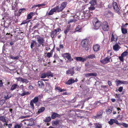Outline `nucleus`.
Returning <instances> with one entry per match:
<instances>
[{"instance_id":"1","label":"nucleus","mask_w":128,"mask_h":128,"mask_svg":"<svg viewBox=\"0 0 128 128\" xmlns=\"http://www.w3.org/2000/svg\"><path fill=\"white\" fill-rule=\"evenodd\" d=\"M67 3L66 2H64L62 3L60 6H56V7L52 8L48 13L49 15H52L55 12H59L63 10L64 9L66 6Z\"/></svg>"},{"instance_id":"2","label":"nucleus","mask_w":128,"mask_h":128,"mask_svg":"<svg viewBox=\"0 0 128 128\" xmlns=\"http://www.w3.org/2000/svg\"><path fill=\"white\" fill-rule=\"evenodd\" d=\"M94 26V28L95 30H98L101 26V22L97 18H94L92 21Z\"/></svg>"},{"instance_id":"3","label":"nucleus","mask_w":128,"mask_h":128,"mask_svg":"<svg viewBox=\"0 0 128 128\" xmlns=\"http://www.w3.org/2000/svg\"><path fill=\"white\" fill-rule=\"evenodd\" d=\"M88 40L87 39H84L81 42L82 46L84 48H85V49L86 50H89L88 47Z\"/></svg>"},{"instance_id":"4","label":"nucleus","mask_w":128,"mask_h":128,"mask_svg":"<svg viewBox=\"0 0 128 128\" xmlns=\"http://www.w3.org/2000/svg\"><path fill=\"white\" fill-rule=\"evenodd\" d=\"M36 39L37 41L39 44L43 46H44V44L45 42L44 38L40 36H37Z\"/></svg>"},{"instance_id":"5","label":"nucleus","mask_w":128,"mask_h":128,"mask_svg":"<svg viewBox=\"0 0 128 128\" xmlns=\"http://www.w3.org/2000/svg\"><path fill=\"white\" fill-rule=\"evenodd\" d=\"M102 29L105 31H107L109 29V26L108 23L106 22H104L102 24Z\"/></svg>"},{"instance_id":"6","label":"nucleus","mask_w":128,"mask_h":128,"mask_svg":"<svg viewBox=\"0 0 128 128\" xmlns=\"http://www.w3.org/2000/svg\"><path fill=\"white\" fill-rule=\"evenodd\" d=\"M46 86L44 90L46 92L48 93H49L52 91V88L51 86L49 83L46 82Z\"/></svg>"},{"instance_id":"7","label":"nucleus","mask_w":128,"mask_h":128,"mask_svg":"<svg viewBox=\"0 0 128 128\" xmlns=\"http://www.w3.org/2000/svg\"><path fill=\"white\" fill-rule=\"evenodd\" d=\"M110 58L109 56L106 57L102 60H100V61L101 63L104 64H107L110 61Z\"/></svg>"},{"instance_id":"8","label":"nucleus","mask_w":128,"mask_h":128,"mask_svg":"<svg viewBox=\"0 0 128 128\" xmlns=\"http://www.w3.org/2000/svg\"><path fill=\"white\" fill-rule=\"evenodd\" d=\"M112 5L114 9L117 12L118 14L120 13L119 12V9L117 5V3L115 2H113L112 3Z\"/></svg>"},{"instance_id":"9","label":"nucleus","mask_w":128,"mask_h":128,"mask_svg":"<svg viewBox=\"0 0 128 128\" xmlns=\"http://www.w3.org/2000/svg\"><path fill=\"white\" fill-rule=\"evenodd\" d=\"M64 57L67 58L71 62L73 60V59L72 58L71 55L69 54L68 53H66L63 54Z\"/></svg>"},{"instance_id":"10","label":"nucleus","mask_w":128,"mask_h":128,"mask_svg":"<svg viewBox=\"0 0 128 128\" xmlns=\"http://www.w3.org/2000/svg\"><path fill=\"white\" fill-rule=\"evenodd\" d=\"M16 79L18 81H21L22 82L26 84L28 82V81L27 80L23 78L20 77L17 78Z\"/></svg>"},{"instance_id":"11","label":"nucleus","mask_w":128,"mask_h":128,"mask_svg":"<svg viewBox=\"0 0 128 128\" xmlns=\"http://www.w3.org/2000/svg\"><path fill=\"white\" fill-rule=\"evenodd\" d=\"M61 116L59 114H58L57 113L54 112H52L51 115V118L52 119H54L57 117L60 118Z\"/></svg>"},{"instance_id":"12","label":"nucleus","mask_w":128,"mask_h":128,"mask_svg":"<svg viewBox=\"0 0 128 128\" xmlns=\"http://www.w3.org/2000/svg\"><path fill=\"white\" fill-rule=\"evenodd\" d=\"M74 68H72L70 69L67 70L66 72V74H70L71 76H73L74 74Z\"/></svg>"},{"instance_id":"13","label":"nucleus","mask_w":128,"mask_h":128,"mask_svg":"<svg viewBox=\"0 0 128 128\" xmlns=\"http://www.w3.org/2000/svg\"><path fill=\"white\" fill-rule=\"evenodd\" d=\"M105 16L108 17H110L113 16V14L110 11L107 10L104 13Z\"/></svg>"},{"instance_id":"14","label":"nucleus","mask_w":128,"mask_h":128,"mask_svg":"<svg viewBox=\"0 0 128 128\" xmlns=\"http://www.w3.org/2000/svg\"><path fill=\"white\" fill-rule=\"evenodd\" d=\"M74 59L77 61H79L82 62H84L86 60V59L80 57H76Z\"/></svg>"},{"instance_id":"15","label":"nucleus","mask_w":128,"mask_h":128,"mask_svg":"<svg viewBox=\"0 0 128 128\" xmlns=\"http://www.w3.org/2000/svg\"><path fill=\"white\" fill-rule=\"evenodd\" d=\"M118 39V36L116 35H114L113 34H112V37L111 39V41L112 42L113 41L115 42L117 41Z\"/></svg>"},{"instance_id":"16","label":"nucleus","mask_w":128,"mask_h":128,"mask_svg":"<svg viewBox=\"0 0 128 128\" xmlns=\"http://www.w3.org/2000/svg\"><path fill=\"white\" fill-rule=\"evenodd\" d=\"M103 112L102 111H100L94 117L95 118H102V114Z\"/></svg>"},{"instance_id":"17","label":"nucleus","mask_w":128,"mask_h":128,"mask_svg":"<svg viewBox=\"0 0 128 128\" xmlns=\"http://www.w3.org/2000/svg\"><path fill=\"white\" fill-rule=\"evenodd\" d=\"M84 76L86 77H88L89 76H96L97 74L96 73H87L84 74Z\"/></svg>"},{"instance_id":"18","label":"nucleus","mask_w":128,"mask_h":128,"mask_svg":"<svg viewBox=\"0 0 128 128\" xmlns=\"http://www.w3.org/2000/svg\"><path fill=\"white\" fill-rule=\"evenodd\" d=\"M100 46L98 44H96L94 46L93 49L94 52H97L100 49Z\"/></svg>"},{"instance_id":"19","label":"nucleus","mask_w":128,"mask_h":128,"mask_svg":"<svg viewBox=\"0 0 128 128\" xmlns=\"http://www.w3.org/2000/svg\"><path fill=\"white\" fill-rule=\"evenodd\" d=\"M75 82V81L74 79L72 78L68 80V81L66 82V84L68 85H70L74 83Z\"/></svg>"},{"instance_id":"20","label":"nucleus","mask_w":128,"mask_h":128,"mask_svg":"<svg viewBox=\"0 0 128 128\" xmlns=\"http://www.w3.org/2000/svg\"><path fill=\"white\" fill-rule=\"evenodd\" d=\"M90 16V14L86 13H84L83 15L82 16V18H85L87 19Z\"/></svg>"},{"instance_id":"21","label":"nucleus","mask_w":128,"mask_h":128,"mask_svg":"<svg viewBox=\"0 0 128 128\" xmlns=\"http://www.w3.org/2000/svg\"><path fill=\"white\" fill-rule=\"evenodd\" d=\"M120 48V46L116 44L113 46V49L115 51L118 50Z\"/></svg>"},{"instance_id":"22","label":"nucleus","mask_w":128,"mask_h":128,"mask_svg":"<svg viewBox=\"0 0 128 128\" xmlns=\"http://www.w3.org/2000/svg\"><path fill=\"white\" fill-rule=\"evenodd\" d=\"M82 27L80 26H78L75 29L76 32H81L82 31Z\"/></svg>"},{"instance_id":"23","label":"nucleus","mask_w":128,"mask_h":128,"mask_svg":"<svg viewBox=\"0 0 128 128\" xmlns=\"http://www.w3.org/2000/svg\"><path fill=\"white\" fill-rule=\"evenodd\" d=\"M38 86H40V87H41L42 88H44V84L42 81H38Z\"/></svg>"},{"instance_id":"24","label":"nucleus","mask_w":128,"mask_h":128,"mask_svg":"<svg viewBox=\"0 0 128 128\" xmlns=\"http://www.w3.org/2000/svg\"><path fill=\"white\" fill-rule=\"evenodd\" d=\"M46 76L48 77H53V74L51 72H48L46 73Z\"/></svg>"},{"instance_id":"25","label":"nucleus","mask_w":128,"mask_h":128,"mask_svg":"<svg viewBox=\"0 0 128 128\" xmlns=\"http://www.w3.org/2000/svg\"><path fill=\"white\" fill-rule=\"evenodd\" d=\"M26 11V9L24 8H22L20 9L18 11V16H20L21 13L24 12Z\"/></svg>"},{"instance_id":"26","label":"nucleus","mask_w":128,"mask_h":128,"mask_svg":"<svg viewBox=\"0 0 128 128\" xmlns=\"http://www.w3.org/2000/svg\"><path fill=\"white\" fill-rule=\"evenodd\" d=\"M38 97H35L33 100H32L31 101L34 103L36 104L38 101Z\"/></svg>"},{"instance_id":"27","label":"nucleus","mask_w":128,"mask_h":128,"mask_svg":"<svg viewBox=\"0 0 128 128\" xmlns=\"http://www.w3.org/2000/svg\"><path fill=\"white\" fill-rule=\"evenodd\" d=\"M23 92L20 94V95L21 96H24L25 95H26L29 94H30V92H25L24 90L23 91Z\"/></svg>"},{"instance_id":"28","label":"nucleus","mask_w":128,"mask_h":128,"mask_svg":"<svg viewBox=\"0 0 128 128\" xmlns=\"http://www.w3.org/2000/svg\"><path fill=\"white\" fill-rule=\"evenodd\" d=\"M70 25L68 26H67L66 30L64 31V33L65 34H66L67 33L69 32L70 30Z\"/></svg>"},{"instance_id":"29","label":"nucleus","mask_w":128,"mask_h":128,"mask_svg":"<svg viewBox=\"0 0 128 128\" xmlns=\"http://www.w3.org/2000/svg\"><path fill=\"white\" fill-rule=\"evenodd\" d=\"M115 83H116V86H118L120 84H122V81L117 80L115 81Z\"/></svg>"},{"instance_id":"30","label":"nucleus","mask_w":128,"mask_h":128,"mask_svg":"<svg viewBox=\"0 0 128 128\" xmlns=\"http://www.w3.org/2000/svg\"><path fill=\"white\" fill-rule=\"evenodd\" d=\"M36 42L35 40H32V42L31 43L30 47L32 49L34 47V44H36Z\"/></svg>"},{"instance_id":"31","label":"nucleus","mask_w":128,"mask_h":128,"mask_svg":"<svg viewBox=\"0 0 128 128\" xmlns=\"http://www.w3.org/2000/svg\"><path fill=\"white\" fill-rule=\"evenodd\" d=\"M96 56L94 54H90L88 56L86 57V58H89L90 59H92L94 58H95Z\"/></svg>"},{"instance_id":"32","label":"nucleus","mask_w":128,"mask_h":128,"mask_svg":"<svg viewBox=\"0 0 128 128\" xmlns=\"http://www.w3.org/2000/svg\"><path fill=\"white\" fill-rule=\"evenodd\" d=\"M34 13L33 12H30L27 15V18L29 19H30L33 16Z\"/></svg>"},{"instance_id":"33","label":"nucleus","mask_w":128,"mask_h":128,"mask_svg":"<svg viewBox=\"0 0 128 128\" xmlns=\"http://www.w3.org/2000/svg\"><path fill=\"white\" fill-rule=\"evenodd\" d=\"M96 0H91L90 3L92 5H95L96 4Z\"/></svg>"},{"instance_id":"34","label":"nucleus","mask_w":128,"mask_h":128,"mask_svg":"<svg viewBox=\"0 0 128 128\" xmlns=\"http://www.w3.org/2000/svg\"><path fill=\"white\" fill-rule=\"evenodd\" d=\"M51 120V118L50 116H48L46 118V119L44 120V121L46 122H50Z\"/></svg>"},{"instance_id":"35","label":"nucleus","mask_w":128,"mask_h":128,"mask_svg":"<svg viewBox=\"0 0 128 128\" xmlns=\"http://www.w3.org/2000/svg\"><path fill=\"white\" fill-rule=\"evenodd\" d=\"M127 50L126 51L124 52L121 54V56H122L124 57L126 56L127 55H128V52L127 51Z\"/></svg>"},{"instance_id":"36","label":"nucleus","mask_w":128,"mask_h":128,"mask_svg":"<svg viewBox=\"0 0 128 128\" xmlns=\"http://www.w3.org/2000/svg\"><path fill=\"white\" fill-rule=\"evenodd\" d=\"M60 122V120H57L55 121H54L52 122L53 124L55 125H57L58 124H59Z\"/></svg>"},{"instance_id":"37","label":"nucleus","mask_w":128,"mask_h":128,"mask_svg":"<svg viewBox=\"0 0 128 128\" xmlns=\"http://www.w3.org/2000/svg\"><path fill=\"white\" fill-rule=\"evenodd\" d=\"M96 128H102V126L101 124L99 123H96L95 124Z\"/></svg>"},{"instance_id":"38","label":"nucleus","mask_w":128,"mask_h":128,"mask_svg":"<svg viewBox=\"0 0 128 128\" xmlns=\"http://www.w3.org/2000/svg\"><path fill=\"white\" fill-rule=\"evenodd\" d=\"M17 85L16 84H14L10 88V90H13L15 89L17 87Z\"/></svg>"},{"instance_id":"39","label":"nucleus","mask_w":128,"mask_h":128,"mask_svg":"<svg viewBox=\"0 0 128 128\" xmlns=\"http://www.w3.org/2000/svg\"><path fill=\"white\" fill-rule=\"evenodd\" d=\"M45 108L44 107H42L38 109V112L39 113L42 112H43Z\"/></svg>"},{"instance_id":"40","label":"nucleus","mask_w":128,"mask_h":128,"mask_svg":"<svg viewBox=\"0 0 128 128\" xmlns=\"http://www.w3.org/2000/svg\"><path fill=\"white\" fill-rule=\"evenodd\" d=\"M10 57L13 60H17L18 59L19 57L18 56H17L16 57H14L12 55H10Z\"/></svg>"},{"instance_id":"41","label":"nucleus","mask_w":128,"mask_h":128,"mask_svg":"<svg viewBox=\"0 0 128 128\" xmlns=\"http://www.w3.org/2000/svg\"><path fill=\"white\" fill-rule=\"evenodd\" d=\"M121 30L122 33L124 34H125L127 32V30L125 28H122Z\"/></svg>"},{"instance_id":"42","label":"nucleus","mask_w":128,"mask_h":128,"mask_svg":"<svg viewBox=\"0 0 128 128\" xmlns=\"http://www.w3.org/2000/svg\"><path fill=\"white\" fill-rule=\"evenodd\" d=\"M114 119H111L110 121L108 122L109 124L111 125H112L114 123Z\"/></svg>"},{"instance_id":"43","label":"nucleus","mask_w":128,"mask_h":128,"mask_svg":"<svg viewBox=\"0 0 128 128\" xmlns=\"http://www.w3.org/2000/svg\"><path fill=\"white\" fill-rule=\"evenodd\" d=\"M46 77V73H43L41 74V78H44Z\"/></svg>"},{"instance_id":"44","label":"nucleus","mask_w":128,"mask_h":128,"mask_svg":"<svg viewBox=\"0 0 128 128\" xmlns=\"http://www.w3.org/2000/svg\"><path fill=\"white\" fill-rule=\"evenodd\" d=\"M94 5H91V6L88 8L89 10H93L95 9V8L93 6Z\"/></svg>"},{"instance_id":"45","label":"nucleus","mask_w":128,"mask_h":128,"mask_svg":"<svg viewBox=\"0 0 128 128\" xmlns=\"http://www.w3.org/2000/svg\"><path fill=\"white\" fill-rule=\"evenodd\" d=\"M0 120L4 122H6V119L4 118V117L3 116H1V117L0 118Z\"/></svg>"},{"instance_id":"46","label":"nucleus","mask_w":128,"mask_h":128,"mask_svg":"<svg viewBox=\"0 0 128 128\" xmlns=\"http://www.w3.org/2000/svg\"><path fill=\"white\" fill-rule=\"evenodd\" d=\"M114 123H115L116 124H118L119 125H121L122 124L121 123H119L118 121L116 120H114Z\"/></svg>"},{"instance_id":"47","label":"nucleus","mask_w":128,"mask_h":128,"mask_svg":"<svg viewBox=\"0 0 128 128\" xmlns=\"http://www.w3.org/2000/svg\"><path fill=\"white\" fill-rule=\"evenodd\" d=\"M61 88L60 87H56L55 88V90H58V92H61L60 91L61 90Z\"/></svg>"},{"instance_id":"48","label":"nucleus","mask_w":128,"mask_h":128,"mask_svg":"<svg viewBox=\"0 0 128 128\" xmlns=\"http://www.w3.org/2000/svg\"><path fill=\"white\" fill-rule=\"evenodd\" d=\"M5 102V100L3 99L0 101V105H3Z\"/></svg>"},{"instance_id":"49","label":"nucleus","mask_w":128,"mask_h":128,"mask_svg":"<svg viewBox=\"0 0 128 128\" xmlns=\"http://www.w3.org/2000/svg\"><path fill=\"white\" fill-rule=\"evenodd\" d=\"M33 102L31 101L30 103V105L32 106V109H34V106L33 104Z\"/></svg>"},{"instance_id":"50","label":"nucleus","mask_w":128,"mask_h":128,"mask_svg":"<svg viewBox=\"0 0 128 128\" xmlns=\"http://www.w3.org/2000/svg\"><path fill=\"white\" fill-rule=\"evenodd\" d=\"M56 34V32H55V31L52 32L51 35L52 37L53 38L54 37V36Z\"/></svg>"},{"instance_id":"51","label":"nucleus","mask_w":128,"mask_h":128,"mask_svg":"<svg viewBox=\"0 0 128 128\" xmlns=\"http://www.w3.org/2000/svg\"><path fill=\"white\" fill-rule=\"evenodd\" d=\"M10 97V96H9L8 95V94L6 96H5L4 98L6 100H7L8 99H9Z\"/></svg>"},{"instance_id":"52","label":"nucleus","mask_w":128,"mask_h":128,"mask_svg":"<svg viewBox=\"0 0 128 128\" xmlns=\"http://www.w3.org/2000/svg\"><path fill=\"white\" fill-rule=\"evenodd\" d=\"M123 89V87L122 86L120 87L118 89V91L120 92H121L122 91Z\"/></svg>"},{"instance_id":"53","label":"nucleus","mask_w":128,"mask_h":128,"mask_svg":"<svg viewBox=\"0 0 128 128\" xmlns=\"http://www.w3.org/2000/svg\"><path fill=\"white\" fill-rule=\"evenodd\" d=\"M118 120H122L123 119V116H120V115H118Z\"/></svg>"},{"instance_id":"54","label":"nucleus","mask_w":128,"mask_h":128,"mask_svg":"<svg viewBox=\"0 0 128 128\" xmlns=\"http://www.w3.org/2000/svg\"><path fill=\"white\" fill-rule=\"evenodd\" d=\"M112 110L110 109H108V110H107V113L108 114H110L112 112Z\"/></svg>"},{"instance_id":"55","label":"nucleus","mask_w":128,"mask_h":128,"mask_svg":"<svg viewBox=\"0 0 128 128\" xmlns=\"http://www.w3.org/2000/svg\"><path fill=\"white\" fill-rule=\"evenodd\" d=\"M51 54L50 52H48L46 54V56L48 58H50L51 57Z\"/></svg>"},{"instance_id":"56","label":"nucleus","mask_w":128,"mask_h":128,"mask_svg":"<svg viewBox=\"0 0 128 128\" xmlns=\"http://www.w3.org/2000/svg\"><path fill=\"white\" fill-rule=\"evenodd\" d=\"M14 128H21V126L20 125L16 124L14 126Z\"/></svg>"},{"instance_id":"57","label":"nucleus","mask_w":128,"mask_h":128,"mask_svg":"<svg viewBox=\"0 0 128 128\" xmlns=\"http://www.w3.org/2000/svg\"><path fill=\"white\" fill-rule=\"evenodd\" d=\"M122 125L124 127H128V124H127L125 123H123L122 124Z\"/></svg>"},{"instance_id":"58","label":"nucleus","mask_w":128,"mask_h":128,"mask_svg":"<svg viewBox=\"0 0 128 128\" xmlns=\"http://www.w3.org/2000/svg\"><path fill=\"white\" fill-rule=\"evenodd\" d=\"M124 57L123 56H120L119 57V58L120 60H121V61L123 62L124 61Z\"/></svg>"},{"instance_id":"59","label":"nucleus","mask_w":128,"mask_h":128,"mask_svg":"<svg viewBox=\"0 0 128 128\" xmlns=\"http://www.w3.org/2000/svg\"><path fill=\"white\" fill-rule=\"evenodd\" d=\"M74 20H73V19H70V20H69L68 21V24H70V23H71V22H74Z\"/></svg>"},{"instance_id":"60","label":"nucleus","mask_w":128,"mask_h":128,"mask_svg":"<svg viewBox=\"0 0 128 128\" xmlns=\"http://www.w3.org/2000/svg\"><path fill=\"white\" fill-rule=\"evenodd\" d=\"M122 84H128V82L126 81H122Z\"/></svg>"},{"instance_id":"61","label":"nucleus","mask_w":128,"mask_h":128,"mask_svg":"<svg viewBox=\"0 0 128 128\" xmlns=\"http://www.w3.org/2000/svg\"><path fill=\"white\" fill-rule=\"evenodd\" d=\"M0 87H1L3 86V82H2V80H0Z\"/></svg>"},{"instance_id":"62","label":"nucleus","mask_w":128,"mask_h":128,"mask_svg":"<svg viewBox=\"0 0 128 128\" xmlns=\"http://www.w3.org/2000/svg\"><path fill=\"white\" fill-rule=\"evenodd\" d=\"M20 88V89H22V91H24V86L23 85H21Z\"/></svg>"},{"instance_id":"63","label":"nucleus","mask_w":128,"mask_h":128,"mask_svg":"<svg viewBox=\"0 0 128 128\" xmlns=\"http://www.w3.org/2000/svg\"><path fill=\"white\" fill-rule=\"evenodd\" d=\"M45 5V4H38V7H39L40 6H44Z\"/></svg>"},{"instance_id":"64","label":"nucleus","mask_w":128,"mask_h":128,"mask_svg":"<svg viewBox=\"0 0 128 128\" xmlns=\"http://www.w3.org/2000/svg\"><path fill=\"white\" fill-rule=\"evenodd\" d=\"M108 84L109 86H110L112 85V83L110 81H108Z\"/></svg>"}]
</instances>
